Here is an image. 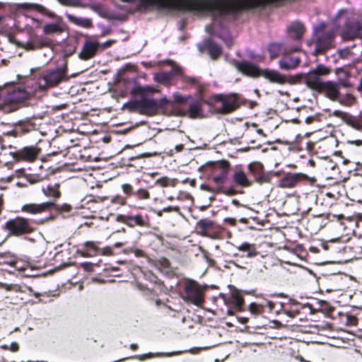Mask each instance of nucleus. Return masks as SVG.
I'll return each instance as SVG.
<instances>
[{
	"instance_id": "2f4dec72",
	"label": "nucleus",
	"mask_w": 362,
	"mask_h": 362,
	"mask_svg": "<svg viewBox=\"0 0 362 362\" xmlns=\"http://www.w3.org/2000/svg\"><path fill=\"white\" fill-rule=\"evenodd\" d=\"M233 182L242 187H248L253 185L254 181L250 180L243 170L235 172L233 176Z\"/></svg>"
},
{
	"instance_id": "5701e85b",
	"label": "nucleus",
	"mask_w": 362,
	"mask_h": 362,
	"mask_svg": "<svg viewBox=\"0 0 362 362\" xmlns=\"http://www.w3.org/2000/svg\"><path fill=\"white\" fill-rule=\"evenodd\" d=\"M199 49L201 52L207 51L212 60H217L222 54L221 47L210 38L205 39L199 46Z\"/></svg>"
},
{
	"instance_id": "6e6552de",
	"label": "nucleus",
	"mask_w": 362,
	"mask_h": 362,
	"mask_svg": "<svg viewBox=\"0 0 362 362\" xmlns=\"http://www.w3.org/2000/svg\"><path fill=\"white\" fill-rule=\"evenodd\" d=\"M331 73V69L320 64L317 65L316 68L310 71L305 75H296V78L298 80L303 78L304 82L309 88H313L316 86L323 83L324 81L320 78L321 76H327Z\"/></svg>"
},
{
	"instance_id": "dca6fc26",
	"label": "nucleus",
	"mask_w": 362,
	"mask_h": 362,
	"mask_svg": "<svg viewBox=\"0 0 362 362\" xmlns=\"http://www.w3.org/2000/svg\"><path fill=\"white\" fill-rule=\"evenodd\" d=\"M208 105V102L203 98H199L193 100L189 105V109L187 112L180 110L178 115L185 116L186 115L191 119L202 118L204 117V106Z\"/></svg>"
},
{
	"instance_id": "72a5a7b5",
	"label": "nucleus",
	"mask_w": 362,
	"mask_h": 362,
	"mask_svg": "<svg viewBox=\"0 0 362 362\" xmlns=\"http://www.w3.org/2000/svg\"><path fill=\"white\" fill-rule=\"evenodd\" d=\"M60 185L58 183H55L54 185H48L45 187H42V190L44 194L49 198H52L54 199V202L59 199L62 194L59 190Z\"/></svg>"
},
{
	"instance_id": "680f3d73",
	"label": "nucleus",
	"mask_w": 362,
	"mask_h": 362,
	"mask_svg": "<svg viewBox=\"0 0 362 362\" xmlns=\"http://www.w3.org/2000/svg\"><path fill=\"white\" fill-rule=\"evenodd\" d=\"M218 192H221L227 196H234L238 194V191L235 189L230 187V188H225L223 186L218 187Z\"/></svg>"
},
{
	"instance_id": "7c9ffc66",
	"label": "nucleus",
	"mask_w": 362,
	"mask_h": 362,
	"mask_svg": "<svg viewBox=\"0 0 362 362\" xmlns=\"http://www.w3.org/2000/svg\"><path fill=\"white\" fill-rule=\"evenodd\" d=\"M214 227V222L208 218L201 219L196 224V229L202 236H207Z\"/></svg>"
},
{
	"instance_id": "13d9d810",
	"label": "nucleus",
	"mask_w": 362,
	"mask_h": 362,
	"mask_svg": "<svg viewBox=\"0 0 362 362\" xmlns=\"http://www.w3.org/2000/svg\"><path fill=\"white\" fill-rule=\"evenodd\" d=\"M156 185H159L163 187H166L170 185H172V186L174 185V184L171 183L170 179L168 178V177H162L158 179L156 181Z\"/></svg>"
},
{
	"instance_id": "39448f33",
	"label": "nucleus",
	"mask_w": 362,
	"mask_h": 362,
	"mask_svg": "<svg viewBox=\"0 0 362 362\" xmlns=\"http://www.w3.org/2000/svg\"><path fill=\"white\" fill-rule=\"evenodd\" d=\"M341 86L349 88L351 86V83L348 80L345 79H340L338 82L327 81L311 89L319 93L324 94L330 100L336 102L339 96H340V88Z\"/></svg>"
},
{
	"instance_id": "e2e57ef3",
	"label": "nucleus",
	"mask_w": 362,
	"mask_h": 362,
	"mask_svg": "<svg viewBox=\"0 0 362 362\" xmlns=\"http://www.w3.org/2000/svg\"><path fill=\"white\" fill-rule=\"evenodd\" d=\"M323 247L325 250H330L331 252L334 253L340 250V248L337 247L335 245L334 241H332L329 243H325L323 245Z\"/></svg>"
},
{
	"instance_id": "393cba45",
	"label": "nucleus",
	"mask_w": 362,
	"mask_h": 362,
	"mask_svg": "<svg viewBox=\"0 0 362 362\" xmlns=\"http://www.w3.org/2000/svg\"><path fill=\"white\" fill-rule=\"evenodd\" d=\"M345 40H351L356 38H362V25L358 22H351L346 25L342 33Z\"/></svg>"
},
{
	"instance_id": "864d4df0",
	"label": "nucleus",
	"mask_w": 362,
	"mask_h": 362,
	"mask_svg": "<svg viewBox=\"0 0 362 362\" xmlns=\"http://www.w3.org/2000/svg\"><path fill=\"white\" fill-rule=\"evenodd\" d=\"M165 64L168 65H173L172 70L170 72H172V78L173 76H180V79L182 78L185 74L184 73L183 69L177 65L174 64V62L170 59H167L165 62Z\"/></svg>"
},
{
	"instance_id": "f03ea898",
	"label": "nucleus",
	"mask_w": 362,
	"mask_h": 362,
	"mask_svg": "<svg viewBox=\"0 0 362 362\" xmlns=\"http://www.w3.org/2000/svg\"><path fill=\"white\" fill-rule=\"evenodd\" d=\"M40 223H42V222L21 216H16L6 221L3 226V229L8 232V237L19 238L33 233L37 230V226Z\"/></svg>"
},
{
	"instance_id": "9d476101",
	"label": "nucleus",
	"mask_w": 362,
	"mask_h": 362,
	"mask_svg": "<svg viewBox=\"0 0 362 362\" xmlns=\"http://www.w3.org/2000/svg\"><path fill=\"white\" fill-rule=\"evenodd\" d=\"M305 181H309L313 183L316 180L314 177L310 178L306 174L301 173H287L280 179L279 186L282 188H293Z\"/></svg>"
},
{
	"instance_id": "c9c22d12",
	"label": "nucleus",
	"mask_w": 362,
	"mask_h": 362,
	"mask_svg": "<svg viewBox=\"0 0 362 362\" xmlns=\"http://www.w3.org/2000/svg\"><path fill=\"white\" fill-rule=\"evenodd\" d=\"M267 50L269 53L271 60L279 57L284 52V45L281 42H271L267 46Z\"/></svg>"
},
{
	"instance_id": "f3484780",
	"label": "nucleus",
	"mask_w": 362,
	"mask_h": 362,
	"mask_svg": "<svg viewBox=\"0 0 362 362\" xmlns=\"http://www.w3.org/2000/svg\"><path fill=\"white\" fill-rule=\"evenodd\" d=\"M117 221L131 228L136 226L145 228L148 226V216L146 215L143 216L141 214H137L134 216L119 214L117 216Z\"/></svg>"
},
{
	"instance_id": "aec40b11",
	"label": "nucleus",
	"mask_w": 362,
	"mask_h": 362,
	"mask_svg": "<svg viewBox=\"0 0 362 362\" xmlns=\"http://www.w3.org/2000/svg\"><path fill=\"white\" fill-rule=\"evenodd\" d=\"M225 303L228 307V315H233L235 312L244 310L245 300L239 293H232L229 297L225 299Z\"/></svg>"
},
{
	"instance_id": "a211bd4d",
	"label": "nucleus",
	"mask_w": 362,
	"mask_h": 362,
	"mask_svg": "<svg viewBox=\"0 0 362 362\" xmlns=\"http://www.w3.org/2000/svg\"><path fill=\"white\" fill-rule=\"evenodd\" d=\"M37 90L36 87L34 90H27L24 88H16L8 93L5 100L11 104L24 103L35 95Z\"/></svg>"
},
{
	"instance_id": "49530a36",
	"label": "nucleus",
	"mask_w": 362,
	"mask_h": 362,
	"mask_svg": "<svg viewBox=\"0 0 362 362\" xmlns=\"http://www.w3.org/2000/svg\"><path fill=\"white\" fill-rule=\"evenodd\" d=\"M155 80L163 85L170 83L172 79V72H160L155 76Z\"/></svg>"
},
{
	"instance_id": "f704fd0d",
	"label": "nucleus",
	"mask_w": 362,
	"mask_h": 362,
	"mask_svg": "<svg viewBox=\"0 0 362 362\" xmlns=\"http://www.w3.org/2000/svg\"><path fill=\"white\" fill-rule=\"evenodd\" d=\"M313 312H320L327 316H329L334 311V308L327 301L318 300L315 303V308H311Z\"/></svg>"
},
{
	"instance_id": "e433bc0d",
	"label": "nucleus",
	"mask_w": 362,
	"mask_h": 362,
	"mask_svg": "<svg viewBox=\"0 0 362 362\" xmlns=\"http://www.w3.org/2000/svg\"><path fill=\"white\" fill-rule=\"evenodd\" d=\"M300 62L298 57H288L281 59L279 62L280 69L283 70H291L296 68Z\"/></svg>"
},
{
	"instance_id": "f8f14e48",
	"label": "nucleus",
	"mask_w": 362,
	"mask_h": 362,
	"mask_svg": "<svg viewBox=\"0 0 362 362\" xmlns=\"http://www.w3.org/2000/svg\"><path fill=\"white\" fill-rule=\"evenodd\" d=\"M248 170L250 175L253 177L254 182L259 185L271 182L273 174L271 172L264 171V165L258 162L249 164Z\"/></svg>"
},
{
	"instance_id": "052dcab7",
	"label": "nucleus",
	"mask_w": 362,
	"mask_h": 362,
	"mask_svg": "<svg viewBox=\"0 0 362 362\" xmlns=\"http://www.w3.org/2000/svg\"><path fill=\"white\" fill-rule=\"evenodd\" d=\"M53 209H56L60 212H70L72 209V206L70 204H64L62 205H58L55 204V206H54Z\"/></svg>"
},
{
	"instance_id": "338daca9",
	"label": "nucleus",
	"mask_w": 362,
	"mask_h": 362,
	"mask_svg": "<svg viewBox=\"0 0 362 362\" xmlns=\"http://www.w3.org/2000/svg\"><path fill=\"white\" fill-rule=\"evenodd\" d=\"M98 255L111 256L113 255L112 248L110 246H107L103 248L100 247V253H98Z\"/></svg>"
},
{
	"instance_id": "69168bd1",
	"label": "nucleus",
	"mask_w": 362,
	"mask_h": 362,
	"mask_svg": "<svg viewBox=\"0 0 362 362\" xmlns=\"http://www.w3.org/2000/svg\"><path fill=\"white\" fill-rule=\"evenodd\" d=\"M283 311L291 317H294L298 315V310H293L289 306H284Z\"/></svg>"
},
{
	"instance_id": "9b49d317",
	"label": "nucleus",
	"mask_w": 362,
	"mask_h": 362,
	"mask_svg": "<svg viewBox=\"0 0 362 362\" xmlns=\"http://www.w3.org/2000/svg\"><path fill=\"white\" fill-rule=\"evenodd\" d=\"M207 165L214 172L220 170V173L212 177V181L217 185H223L228 180V175L230 169V163L226 160L209 162Z\"/></svg>"
},
{
	"instance_id": "09e8293b",
	"label": "nucleus",
	"mask_w": 362,
	"mask_h": 362,
	"mask_svg": "<svg viewBox=\"0 0 362 362\" xmlns=\"http://www.w3.org/2000/svg\"><path fill=\"white\" fill-rule=\"evenodd\" d=\"M43 31L45 34L61 33L63 28L59 23H49L44 25Z\"/></svg>"
},
{
	"instance_id": "20e7f679",
	"label": "nucleus",
	"mask_w": 362,
	"mask_h": 362,
	"mask_svg": "<svg viewBox=\"0 0 362 362\" xmlns=\"http://www.w3.org/2000/svg\"><path fill=\"white\" fill-rule=\"evenodd\" d=\"M343 218H344L343 214H332L330 213L311 214L303 219V226L305 230L310 235H313L317 234L330 221H337L344 224Z\"/></svg>"
},
{
	"instance_id": "774afa93",
	"label": "nucleus",
	"mask_w": 362,
	"mask_h": 362,
	"mask_svg": "<svg viewBox=\"0 0 362 362\" xmlns=\"http://www.w3.org/2000/svg\"><path fill=\"white\" fill-rule=\"evenodd\" d=\"M333 116L339 117L343 121H344L346 117H347L348 112H345L339 110H336L333 111L332 114Z\"/></svg>"
},
{
	"instance_id": "a19ab883",
	"label": "nucleus",
	"mask_w": 362,
	"mask_h": 362,
	"mask_svg": "<svg viewBox=\"0 0 362 362\" xmlns=\"http://www.w3.org/2000/svg\"><path fill=\"white\" fill-rule=\"evenodd\" d=\"M161 356H162V354H160V353L149 352V353L144 354H138V355L131 356L129 357L120 359L118 361H124L127 359H136V360H139L140 361H144L149 360V359H151V358H153L156 357H159Z\"/></svg>"
},
{
	"instance_id": "0e129e2a",
	"label": "nucleus",
	"mask_w": 362,
	"mask_h": 362,
	"mask_svg": "<svg viewBox=\"0 0 362 362\" xmlns=\"http://www.w3.org/2000/svg\"><path fill=\"white\" fill-rule=\"evenodd\" d=\"M346 319H347V324H346L347 327H353V326H356L358 325V320L355 315L348 313V317Z\"/></svg>"
},
{
	"instance_id": "473e14b6",
	"label": "nucleus",
	"mask_w": 362,
	"mask_h": 362,
	"mask_svg": "<svg viewBox=\"0 0 362 362\" xmlns=\"http://www.w3.org/2000/svg\"><path fill=\"white\" fill-rule=\"evenodd\" d=\"M99 243L93 241H87L81 245V252L83 256H93L100 253Z\"/></svg>"
},
{
	"instance_id": "2eb2a0df",
	"label": "nucleus",
	"mask_w": 362,
	"mask_h": 362,
	"mask_svg": "<svg viewBox=\"0 0 362 362\" xmlns=\"http://www.w3.org/2000/svg\"><path fill=\"white\" fill-rule=\"evenodd\" d=\"M215 103H221V106L217 107L218 112L222 114H228L235 110L238 105L237 104V99L234 95L225 96L223 95H215L213 97Z\"/></svg>"
},
{
	"instance_id": "cd10ccee",
	"label": "nucleus",
	"mask_w": 362,
	"mask_h": 362,
	"mask_svg": "<svg viewBox=\"0 0 362 362\" xmlns=\"http://www.w3.org/2000/svg\"><path fill=\"white\" fill-rule=\"evenodd\" d=\"M286 31L290 35L293 34L295 40H300L305 32V27L303 23L296 21L287 27Z\"/></svg>"
},
{
	"instance_id": "6e6d98bb",
	"label": "nucleus",
	"mask_w": 362,
	"mask_h": 362,
	"mask_svg": "<svg viewBox=\"0 0 362 362\" xmlns=\"http://www.w3.org/2000/svg\"><path fill=\"white\" fill-rule=\"evenodd\" d=\"M133 254L135 255L136 257L138 258L148 257L147 253L142 249L139 248L138 241H134V249L133 250Z\"/></svg>"
},
{
	"instance_id": "423d86ee",
	"label": "nucleus",
	"mask_w": 362,
	"mask_h": 362,
	"mask_svg": "<svg viewBox=\"0 0 362 362\" xmlns=\"http://www.w3.org/2000/svg\"><path fill=\"white\" fill-rule=\"evenodd\" d=\"M204 288L194 280L187 279L184 284L183 299L185 302L200 306L204 302Z\"/></svg>"
},
{
	"instance_id": "c03bdc74",
	"label": "nucleus",
	"mask_w": 362,
	"mask_h": 362,
	"mask_svg": "<svg viewBox=\"0 0 362 362\" xmlns=\"http://www.w3.org/2000/svg\"><path fill=\"white\" fill-rule=\"evenodd\" d=\"M336 102H338L341 105L350 107L355 103L356 98L351 93H346L344 95L340 94Z\"/></svg>"
},
{
	"instance_id": "c85d7f7f",
	"label": "nucleus",
	"mask_w": 362,
	"mask_h": 362,
	"mask_svg": "<svg viewBox=\"0 0 362 362\" xmlns=\"http://www.w3.org/2000/svg\"><path fill=\"white\" fill-rule=\"evenodd\" d=\"M18 8L19 9H23L28 11H34L42 14L46 15L49 17H54V14L52 12H49L45 7L42 5L37 4H30V3H23L18 4Z\"/></svg>"
},
{
	"instance_id": "58836bf2",
	"label": "nucleus",
	"mask_w": 362,
	"mask_h": 362,
	"mask_svg": "<svg viewBox=\"0 0 362 362\" xmlns=\"http://www.w3.org/2000/svg\"><path fill=\"white\" fill-rule=\"evenodd\" d=\"M33 268L31 263L26 259L16 257V259L14 260L12 268H13L16 271L23 272L26 270L28 268Z\"/></svg>"
},
{
	"instance_id": "4468645a",
	"label": "nucleus",
	"mask_w": 362,
	"mask_h": 362,
	"mask_svg": "<svg viewBox=\"0 0 362 362\" xmlns=\"http://www.w3.org/2000/svg\"><path fill=\"white\" fill-rule=\"evenodd\" d=\"M277 303L264 299L261 302H252L248 306V310L250 314L255 317L263 315L266 311L269 313H278L279 310L276 309Z\"/></svg>"
},
{
	"instance_id": "8fccbe9b",
	"label": "nucleus",
	"mask_w": 362,
	"mask_h": 362,
	"mask_svg": "<svg viewBox=\"0 0 362 362\" xmlns=\"http://www.w3.org/2000/svg\"><path fill=\"white\" fill-rule=\"evenodd\" d=\"M361 246L362 245H361L358 243H349L348 245L343 247V250L345 252H346L347 250L352 251L354 257L359 259L360 255L361 254Z\"/></svg>"
},
{
	"instance_id": "7ed1b4c3",
	"label": "nucleus",
	"mask_w": 362,
	"mask_h": 362,
	"mask_svg": "<svg viewBox=\"0 0 362 362\" xmlns=\"http://www.w3.org/2000/svg\"><path fill=\"white\" fill-rule=\"evenodd\" d=\"M69 80L68 66L66 62L61 67L49 69L42 73L36 82V88L39 90L44 91Z\"/></svg>"
},
{
	"instance_id": "6ab92c4d",
	"label": "nucleus",
	"mask_w": 362,
	"mask_h": 362,
	"mask_svg": "<svg viewBox=\"0 0 362 362\" xmlns=\"http://www.w3.org/2000/svg\"><path fill=\"white\" fill-rule=\"evenodd\" d=\"M234 66L238 70V71L247 76L252 78H257L262 76V69H261L257 65L254 64L248 61H235Z\"/></svg>"
},
{
	"instance_id": "bb28decb",
	"label": "nucleus",
	"mask_w": 362,
	"mask_h": 362,
	"mask_svg": "<svg viewBox=\"0 0 362 362\" xmlns=\"http://www.w3.org/2000/svg\"><path fill=\"white\" fill-rule=\"evenodd\" d=\"M343 223L340 225L344 229L349 228L354 231V228L362 230V214L357 213L352 216H345L343 218Z\"/></svg>"
},
{
	"instance_id": "ddd939ff",
	"label": "nucleus",
	"mask_w": 362,
	"mask_h": 362,
	"mask_svg": "<svg viewBox=\"0 0 362 362\" xmlns=\"http://www.w3.org/2000/svg\"><path fill=\"white\" fill-rule=\"evenodd\" d=\"M334 38V35L332 31L318 33L315 41V49L314 55L317 56L325 54L328 49L332 48Z\"/></svg>"
},
{
	"instance_id": "ea45409f",
	"label": "nucleus",
	"mask_w": 362,
	"mask_h": 362,
	"mask_svg": "<svg viewBox=\"0 0 362 362\" xmlns=\"http://www.w3.org/2000/svg\"><path fill=\"white\" fill-rule=\"evenodd\" d=\"M16 257V254L9 251L0 252V265L6 264L12 267Z\"/></svg>"
},
{
	"instance_id": "0eeeda50",
	"label": "nucleus",
	"mask_w": 362,
	"mask_h": 362,
	"mask_svg": "<svg viewBox=\"0 0 362 362\" xmlns=\"http://www.w3.org/2000/svg\"><path fill=\"white\" fill-rule=\"evenodd\" d=\"M170 103V100L165 97L158 100L142 97L141 99V114L154 116L158 114L159 110H165Z\"/></svg>"
},
{
	"instance_id": "603ef678",
	"label": "nucleus",
	"mask_w": 362,
	"mask_h": 362,
	"mask_svg": "<svg viewBox=\"0 0 362 362\" xmlns=\"http://www.w3.org/2000/svg\"><path fill=\"white\" fill-rule=\"evenodd\" d=\"M156 266L160 269L168 272L171 269V263L170 260L165 257H160L156 260Z\"/></svg>"
},
{
	"instance_id": "b1692460",
	"label": "nucleus",
	"mask_w": 362,
	"mask_h": 362,
	"mask_svg": "<svg viewBox=\"0 0 362 362\" xmlns=\"http://www.w3.org/2000/svg\"><path fill=\"white\" fill-rule=\"evenodd\" d=\"M55 206L54 202H47L40 204L29 203L22 206L21 211L31 214H41L45 211H51Z\"/></svg>"
},
{
	"instance_id": "412c9836",
	"label": "nucleus",
	"mask_w": 362,
	"mask_h": 362,
	"mask_svg": "<svg viewBox=\"0 0 362 362\" xmlns=\"http://www.w3.org/2000/svg\"><path fill=\"white\" fill-rule=\"evenodd\" d=\"M262 76L271 83L279 85L293 83V80L291 77L284 75L279 71L274 69H262Z\"/></svg>"
},
{
	"instance_id": "4be33fe9",
	"label": "nucleus",
	"mask_w": 362,
	"mask_h": 362,
	"mask_svg": "<svg viewBox=\"0 0 362 362\" xmlns=\"http://www.w3.org/2000/svg\"><path fill=\"white\" fill-rule=\"evenodd\" d=\"M122 189L127 197H135L140 200H145L150 199V193L145 188H136L132 184L124 183L122 184Z\"/></svg>"
},
{
	"instance_id": "5fc2aeb1",
	"label": "nucleus",
	"mask_w": 362,
	"mask_h": 362,
	"mask_svg": "<svg viewBox=\"0 0 362 362\" xmlns=\"http://www.w3.org/2000/svg\"><path fill=\"white\" fill-rule=\"evenodd\" d=\"M123 107L127 109L129 112H138L141 114V99L129 101L124 105Z\"/></svg>"
},
{
	"instance_id": "de8ad7c7",
	"label": "nucleus",
	"mask_w": 362,
	"mask_h": 362,
	"mask_svg": "<svg viewBox=\"0 0 362 362\" xmlns=\"http://www.w3.org/2000/svg\"><path fill=\"white\" fill-rule=\"evenodd\" d=\"M181 81L185 83L187 86L189 87H199L201 88L200 86V80L197 77L190 76L185 74L182 76L181 78Z\"/></svg>"
},
{
	"instance_id": "a18cd8bd",
	"label": "nucleus",
	"mask_w": 362,
	"mask_h": 362,
	"mask_svg": "<svg viewBox=\"0 0 362 362\" xmlns=\"http://www.w3.org/2000/svg\"><path fill=\"white\" fill-rule=\"evenodd\" d=\"M324 196H327L331 198L334 197V196L331 192H327L324 194L322 192H321L320 194H317L316 192L312 191L306 194V198L313 201L315 204L317 205L318 204V202L320 201Z\"/></svg>"
},
{
	"instance_id": "a878e982",
	"label": "nucleus",
	"mask_w": 362,
	"mask_h": 362,
	"mask_svg": "<svg viewBox=\"0 0 362 362\" xmlns=\"http://www.w3.org/2000/svg\"><path fill=\"white\" fill-rule=\"evenodd\" d=\"M100 47L97 41L86 40L78 57L82 60H88L93 58Z\"/></svg>"
},
{
	"instance_id": "79ce46f5",
	"label": "nucleus",
	"mask_w": 362,
	"mask_h": 362,
	"mask_svg": "<svg viewBox=\"0 0 362 362\" xmlns=\"http://www.w3.org/2000/svg\"><path fill=\"white\" fill-rule=\"evenodd\" d=\"M155 91V89L151 86L142 87L140 86H136L134 87L131 90V94L134 96L141 95L142 97H145L144 95L146 93H152Z\"/></svg>"
},
{
	"instance_id": "4c0bfd02",
	"label": "nucleus",
	"mask_w": 362,
	"mask_h": 362,
	"mask_svg": "<svg viewBox=\"0 0 362 362\" xmlns=\"http://www.w3.org/2000/svg\"><path fill=\"white\" fill-rule=\"evenodd\" d=\"M67 18L75 25L90 28L93 26L92 21L89 18H78L71 14L66 13Z\"/></svg>"
},
{
	"instance_id": "f257e3e1",
	"label": "nucleus",
	"mask_w": 362,
	"mask_h": 362,
	"mask_svg": "<svg viewBox=\"0 0 362 362\" xmlns=\"http://www.w3.org/2000/svg\"><path fill=\"white\" fill-rule=\"evenodd\" d=\"M59 2L66 6L90 7L103 18L122 21L135 13L173 15L179 11L210 16L214 21H235L245 12L261 11L269 6V1H119L115 4L117 10L112 11L101 3Z\"/></svg>"
},
{
	"instance_id": "c756f323",
	"label": "nucleus",
	"mask_w": 362,
	"mask_h": 362,
	"mask_svg": "<svg viewBox=\"0 0 362 362\" xmlns=\"http://www.w3.org/2000/svg\"><path fill=\"white\" fill-rule=\"evenodd\" d=\"M237 250L242 252L243 255L241 257H246L247 258L255 257L259 255L255 244H251L247 242L243 243L239 246H237Z\"/></svg>"
},
{
	"instance_id": "4d7b16f0",
	"label": "nucleus",
	"mask_w": 362,
	"mask_h": 362,
	"mask_svg": "<svg viewBox=\"0 0 362 362\" xmlns=\"http://www.w3.org/2000/svg\"><path fill=\"white\" fill-rule=\"evenodd\" d=\"M0 348L2 350H9V351H11L12 352H17V351H19L20 346H19V344L17 342L13 341L10 345L2 344V345L0 346Z\"/></svg>"
},
{
	"instance_id": "1a4fd4ad",
	"label": "nucleus",
	"mask_w": 362,
	"mask_h": 362,
	"mask_svg": "<svg viewBox=\"0 0 362 362\" xmlns=\"http://www.w3.org/2000/svg\"><path fill=\"white\" fill-rule=\"evenodd\" d=\"M41 153L42 148L38 143L35 146H28L20 149H15V151H10L9 155L17 162H33Z\"/></svg>"
},
{
	"instance_id": "37998d69",
	"label": "nucleus",
	"mask_w": 362,
	"mask_h": 362,
	"mask_svg": "<svg viewBox=\"0 0 362 362\" xmlns=\"http://www.w3.org/2000/svg\"><path fill=\"white\" fill-rule=\"evenodd\" d=\"M347 125L353 127L354 129L361 131L362 130V124L360 119L356 118V117L348 113L347 117H346L344 121Z\"/></svg>"
},
{
	"instance_id": "bf43d9fd",
	"label": "nucleus",
	"mask_w": 362,
	"mask_h": 362,
	"mask_svg": "<svg viewBox=\"0 0 362 362\" xmlns=\"http://www.w3.org/2000/svg\"><path fill=\"white\" fill-rule=\"evenodd\" d=\"M111 202L112 204H118L120 206L125 205L127 203V197H122L121 195H116L112 197Z\"/></svg>"
},
{
	"instance_id": "3c124183",
	"label": "nucleus",
	"mask_w": 362,
	"mask_h": 362,
	"mask_svg": "<svg viewBox=\"0 0 362 362\" xmlns=\"http://www.w3.org/2000/svg\"><path fill=\"white\" fill-rule=\"evenodd\" d=\"M173 97V100H170L171 103L169 104V105H173L174 104L182 105L185 103L187 101H188L189 99L192 98V96L191 95L184 96L178 92L174 93Z\"/></svg>"
}]
</instances>
